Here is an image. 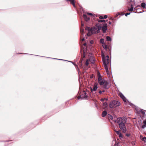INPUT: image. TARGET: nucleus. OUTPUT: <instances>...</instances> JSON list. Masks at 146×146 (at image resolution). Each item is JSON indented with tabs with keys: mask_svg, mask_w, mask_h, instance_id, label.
<instances>
[{
	"mask_svg": "<svg viewBox=\"0 0 146 146\" xmlns=\"http://www.w3.org/2000/svg\"><path fill=\"white\" fill-rule=\"evenodd\" d=\"M85 30L87 31L86 33L87 36H89L92 35L93 34L97 33L99 32L100 28L99 27H95L91 28L90 29L89 27H86Z\"/></svg>",
	"mask_w": 146,
	"mask_h": 146,
	"instance_id": "1",
	"label": "nucleus"
},
{
	"mask_svg": "<svg viewBox=\"0 0 146 146\" xmlns=\"http://www.w3.org/2000/svg\"><path fill=\"white\" fill-rule=\"evenodd\" d=\"M87 38V37H84V38L83 37L82 38H81L82 44H83L82 43V42L84 41L85 42L84 43H83V45L81 47V49L83 51V58L85 57L86 54V43L88 42V41L86 39Z\"/></svg>",
	"mask_w": 146,
	"mask_h": 146,
	"instance_id": "2",
	"label": "nucleus"
},
{
	"mask_svg": "<svg viewBox=\"0 0 146 146\" xmlns=\"http://www.w3.org/2000/svg\"><path fill=\"white\" fill-rule=\"evenodd\" d=\"M102 58L104 65L107 72H108V68L107 65L109 63L110 60L108 56H107L106 57H104V55L102 54Z\"/></svg>",
	"mask_w": 146,
	"mask_h": 146,
	"instance_id": "3",
	"label": "nucleus"
},
{
	"mask_svg": "<svg viewBox=\"0 0 146 146\" xmlns=\"http://www.w3.org/2000/svg\"><path fill=\"white\" fill-rule=\"evenodd\" d=\"M98 80L99 84L100 85H103L104 87L106 89L108 88V87H107V86L108 84V83L107 82H105L103 80L101 76H99L98 78Z\"/></svg>",
	"mask_w": 146,
	"mask_h": 146,
	"instance_id": "4",
	"label": "nucleus"
},
{
	"mask_svg": "<svg viewBox=\"0 0 146 146\" xmlns=\"http://www.w3.org/2000/svg\"><path fill=\"white\" fill-rule=\"evenodd\" d=\"M120 105V103L118 101L113 100L111 101L109 105V106L111 108H114Z\"/></svg>",
	"mask_w": 146,
	"mask_h": 146,
	"instance_id": "5",
	"label": "nucleus"
},
{
	"mask_svg": "<svg viewBox=\"0 0 146 146\" xmlns=\"http://www.w3.org/2000/svg\"><path fill=\"white\" fill-rule=\"evenodd\" d=\"M89 59L86 60V65L88 66L90 62L92 64L94 63V58L91 53H89L88 54Z\"/></svg>",
	"mask_w": 146,
	"mask_h": 146,
	"instance_id": "6",
	"label": "nucleus"
},
{
	"mask_svg": "<svg viewBox=\"0 0 146 146\" xmlns=\"http://www.w3.org/2000/svg\"><path fill=\"white\" fill-rule=\"evenodd\" d=\"M126 122H122L119 123V127L122 132L123 133H125L127 129L124 123Z\"/></svg>",
	"mask_w": 146,
	"mask_h": 146,
	"instance_id": "7",
	"label": "nucleus"
},
{
	"mask_svg": "<svg viewBox=\"0 0 146 146\" xmlns=\"http://www.w3.org/2000/svg\"><path fill=\"white\" fill-rule=\"evenodd\" d=\"M127 119L124 117H122L121 118L119 117L118 118L115 122L117 123H121L122 122H126Z\"/></svg>",
	"mask_w": 146,
	"mask_h": 146,
	"instance_id": "8",
	"label": "nucleus"
},
{
	"mask_svg": "<svg viewBox=\"0 0 146 146\" xmlns=\"http://www.w3.org/2000/svg\"><path fill=\"white\" fill-rule=\"evenodd\" d=\"M102 30L103 33H106L107 30V26L106 23L104 24L102 27Z\"/></svg>",
	"mask_w": 146,
	"mask_h": 146,
	"instance_id": "9",
	"label": "nucleus"
},
{
	"mask_svg": "<svg viewBox=\"0 0 146 146\" xmlns=\"http://www.w3.org/2000/svg\"><path fill=\"white\" fill-rule=\"evenodd\" d=\"M98 84L97 83H95L94 85L93 88H91L90 90L93 93L94 92H95L97 90L98 88Z\"/></svg>",
	"mask_w": 146,
	"mask_h": 146,
	"instance_id": "10",
	"label": "nucleus"
},
{
	"mask_svg": "<svg viewBox=\"0 0 146 146\" xmlns=\"http://www.w3.org/2000/svg\"><path fill=\"white\" fill-rule=\"evenodd\" d=\"M100 43L102 44V46L105 49H106L107 48V45L105 44L104 42V40L103 39H101L100 40Z\"/></svg>",
	"mask_w": 146,
	"mask_h": 146,
	"instance_id": "11",
	"label": "nucleus"
},
{
	"mask_svg": "<svg viewBox=\"0 0 146 146\" xmlns=\"http://www.w3.org/2000/svg\"><path fill=\"white\" fill-rule=\"evenodd\" d=\"M119 96L123 99V100L124 102H126V98L124 97V96L122 94V93H119Z\"/></svg>",
	"mask_w": 146,
	"mask_h": 146,
	"instance_id": "12",
	"label": "nucleus"
},
{
	"mask_svg": "<svg viewBox=\"0 0 146 146\" xmlns=\"http://www.w3.org/2000/svg\"><path fill=\"white\" fill-rule=\"evenodd\" d=\"M83 17L85 20L86 21H88L90 20V18L88 17L85 14L83 15Z\"/></svg>",
	"mask_w": 146,
	"mask_h": 146,
	"instance_id": "13",
	"label": "nucleus"
},
{
	"mask_svg": "<svg viewBox=\"0 0 146 146\" xmlns=\"http://www.w3.org/2000/svg\"><path fill=\"white\" fill-rule=\"evenodd\" d=\"M130 8H129V6L128 7V11H132L133 10V5L132 4H131L130 5Z\"/></svg>",
	"mask_w": 146,
	"mask_h": 146,
	"instance_id": "14",
	"label": "nucleus"
},
{
	"mask_svg": "<svg viewBox=\"0 0 146 146\" xmlns=\"http://www.w3.org/2000/svg\"><path fill=\"white\" fill-rule=\"evenodd\" d=\"M140 138L142 141H144L145 142H146V137H143L141 135L140 136Z\"/></svg>",
	"mask_w": 146,
	"mask_h": 146,
	"instance_id": "15",
	"label": "nucleus"
},
{
	"mask_svg": "<svg viewBox=\"0 0 146 146\" xmlns=\"http://www.w3.org/2000/svg\"><path fill=\"white\" fill-rule=\"evenodd\" d=\"M67 1H70L71 3H72L73 6L75 7V5L74 3V0H66Z\"/></svg>",
	"mask_w": 146,
	"mask_h": 146,
	"instance_id": "16",
	"label": "nucleus"
},
{
	"mask_svg": "<svg viewBox=\"0 0 146 146\" xmlns=\"http://www.w3.org/2000/svg\"><path fill=\"white\" fill-rule=\"evenodd\" d=\"M103 106L104 109H105L108 106V104L107 103V102H104V103H103Z\"/></svg>",
	"mask_w": 146,
	"mask_h": 146,
	"instance_id": "17",
	"label": "nucleus"
},
{
	"mask_svg": "<svg viewBox=\"0 0 146 146\" xmlns=\"http://www.w3.org/2000/svg\"><path fill=\"white\" fill-rule=\"evenodd\" d=\"M107 114V112L106 111H104L102 113V116L103 117H105Z\"/></svg>",
	"mask_w": 146,
	"mask_h": 146,
	"instance_id": "18",
	"label": "nucleus"
},
{
	"mask_svg": "<svg viewBox=\"0 0 146 146\" xmlns=\"http://www.w3.org/2000/svg\"><path fill=\"white\" fill-rule=\"evenodd\" d=\"M143 123L144 124L143 125L142 127L143 128H144L146 127V120L144 121Z\"/></svg>",
	"mask_w": 146,
	"mask_h": 146,
	"instance_id": "19",
	"label": "nucleus"
},
{
	"mask_svg": "<svg viewBox=\"0 0 146 146\" xmlns=\"http://www.w3.org/2000/svg\"><path fill=\"white\" fill-rule=\"evenodd\" d=\"M142 113L144 115L145 114V112L143 110H140V111H138V113Z\"/></svg>",
	"mask_w": 146,
	"mask_h": 146,
	"instance_id": "20",
	"label": "nucleus"
},
{
	"mask_svg": "<svg viewBox=\"0 0 146 146\" xmlns=\"http://www.w3.org/2000/svg\"><path fill=\"white\" fill-rule=\"evenodd\" d=\"M80 32L81 36H84L83 34L84 33V29L81 28L80 29Z\"/></svg>",
	"mask_w": 146,
	"mask_h": 146,
	"instance_id": "21",
	"label": "nucleus"
},
{
	"mask_svg": "<svg viewBox=\"0 0 146 146\" xmlns=\"http://www.w3.org/2000/svg\"><path fill=\"white\" fill-rule=\"evenodd\" d=\"M146 6V4L145 3H142L141 4V6L143 8H145Z\"/></svg>",
	"mask_w": 146,
	"mask_h": 146,
	"instance_id": "22",
	"label": "nucleus"
},
{
	"mask_svg": "<svg viewBox=\"0 0 146 146\" xmlns=\"http://www.w3.org/2000/svg\"><path fill=\"white\" fill-rule=\"evenodd\" d=\"M106 40L108 41H110L111 40V37H106Z\"/></svg>",
	"mask_w": 146,
	"mask_h": 146,
	"instance_id": "23",
	"label": "nucleus"
},
{
	"mask_svg": "<svg viewBox=\"0 0 146 146\" xmlns=\"http://www.w3.org/2000/svg\"><path fill=\"white\" fill-rule=\"evenodd\" d=\"M115 132L118 135L121 133L120 131H116Z\"/></svg>",
	"mask_w": 146,
	"mask_h": 146,
	"instance_id": "24",
	"label": "nucleus"
},
{
	"mask_svg": "<svg viewBox=\"0 0 146 146\" xmlns=\"http://www.w3.org/2000/svg\"><path fill=\"white\" fill-rule=\"evenodd\" d=\"M105 21V20H99V21H98L99 22H104Z\"/></svg>",
	"mask_w": 146,
	"mask_h": 146,
	"instance_id": "25",
	"label": "nucleus"
},
{
	"mask_svg": "<svg viewBox=\"0 0 146 146\" xmlns=\"http://www.w3.org/2000/svg\"><path fill=\"white\" fill-rule=\"evenodd\" d=\"M119 135V137H122V135L121 134V133H120L119 135Z\"/></svg>",
	"mask_w": 146,
	"mask_h": 146,
	"instance_id": "26",
	"label": "nucleus"
},
{
	"mask_svg": "<svg viewBox=\"0 0 146 146\" xmlns=\"http://www.w3.org/2000/svg\"><path fill=\"white\" fill-rule=\"evenodd\" d=\"M130 14V13H129L125 14V16H127L128 15H129Z\"/></svg>",
	"mask_w": 146,
	"mask_h": 146,
	"instance_id": "27",
	"label": "nucleus"
},
{
	"mask_svg": "<svg viewBox=\"0 0 146 146\" xmlns=\"http://www.w3.org/2000/svg\"><path fill=\"white\" fill-rule=\"evenodd\" d=\"M99 18L100 19H104V17L102 16H100L99 17Z\"/></svg>",
	"mask_w": 146,
	"mask_h": 146,
	"instance_id": "28",
	"label": "nucleus"
},
{
	"mask_svg": "<svg viewBox=\"0 0 146 146\" xmlns=\"http://www.w3.org/2000/svg\"><path fill=\"white\" fill-rule=\"evenodd\" d=\"M87 14L88 15H92V13H87Z\"/></svg>",
	"mask_w": 146,
	"mask_h": 146,
	"instance_id": "29",
	"label": "nucleus"
},
{
	"mask_svg": "<svg viewBox=\"0 0 146 146\" xmlns=\"http://www.w3.org/2000/svg\"><path fill=\"white\" fill-rule=\"evenodd\" d=\"M106 100V99H101V101H102V102H104V100Z\"/></svg>",
	"mask_w": 146,
	"mask_h": 146,
	"instance_id": "30",
	"label": "nucleus"
},
{
	"mask_svg": "<svg viewBox=\"0 0 146 146\" xmlns=\"http://www.w3.org/2000/svg\"><path fill=\"white\" fill-rule=\"evenodd\" d=\"M107 18V16L106 15H105L104 16V18L105 19Z\"/></svg>",
	"mask_w": 146,
	"mask_h": 146,
	"instance_id": "31",
	"label": "nucleus"
},
{
	"mask_svg": "<svg viewBox=\"0 0 146 146\" xmlns=\"http://www.w3.org/2000/svg\"><path fill=\"white\" fill-rule=\"evenodd\" d=\"M84 24L83 23H81V27H83L84 26Z\"/></svg>",
	"mask_w": 146,
	"mask_h": 146,
	"instance_id": "32",
	"label": "nucleus"
},
{
	"mask_svg": "<svg viewBox=\"0 0 146 146\" xmlns=\"http://www.w3.org/2000/svg\"><path fill=\"white\" fill-rule=\"evenodd\" d=\"M102 92L101 91H100L99 92V93L100 94H101Z\"/></svg>",
	"mask_w": 146,
	"mask_h": 146,
	"instance_id": "33",
	"label": "nucleus"
},
{
	"mask_svg": "<svg viewBox=\"0 0 146 146\" xmlns=\"http://www.w3.org/2000/svg\"><path fill=\"white\" fill-rule=\"evenodd\" d=\"M80 96H78V100H79V99H80Z\"/></svg>",
	"mask_w": 146,
	"mask_h": 146,
	"instance_id": "34",
	"label": "nucleus"
},
{
	"mask_svg": "<svg viewBox=\"0 0 146 146\" xmlns=\"http://www.w3.org/2000/svg\"><path fill=\"white\" fill-rule=\"evenodd\" d=\"M93 41H90V43L91 44H92L93 43Z\"/></svg>",
	"mask_w": 146,
	"mask_h": 146,
	"instance_id": "35",
	"label": "nucleus"
},
{
	"mask_svg": "<svg viewBox=\"0 0 146 146\" xmlns=\"http://www.w3.org/2000/svg\"><path fill=\"white\" fill-rule=\"evenodd\" d=\"M87 96H85V97L84 98H85V99H86V98H87Z\"/></svg>",
	"mask_w": 146,
	"mask_h": 146,
	"instance_id": "36",
	"label": "nucleus"
},
{
	"mask_svg": "<svg viewBox=\"0 0 146 146\" xmlns=\"http://www.w3.org/2000/svg\"><path fill=\"white\" fill-rule=\"evenodd\" d=\"M109 24L110 25L111 24V22L110 21H109Z\"/></svg>",
	"mask_w": 146,
	"mask_h": 146,
	"instance_id": "37",
	"label": "nucleus"
},
{
	"mask_svg": "<svg viewBox=\"0 0 146 146\" xmlns=\"http://www.w3.org/2000/svg\"><path fill=\"white\" fill-rule=\"evenodd\" d=\"M118 15H120V14H119H119H117V15H116V17H117V16Z\"/></svg>",
	"mask_w": 146,
	"mask_h": 146,
	"instance_id": "38",
	"label": "nucleus"
},
{
	"mask_svg": "<svg viewBox=\"0 0 146 146\" xmlns=\"http://www.w3.org/2000/svg\"><path fill=\"white\" fill-rule=\"evenodd\" d=\"M102 92H105V90H103L102 91Z\"/></svg>",
	"mask_w": 146,
	"mask_h": 146,
	"instance_id": "39",
	"label": "nucleus"
},
{
	"mask_svg": "<svg viewBox=\"0 0 146 146\" xmlns=\"http://www.w3.org/2000/svg\"><path fill=\"white\" fill-rule=\"evenodd\" d=\"M110 117H112V116H111V115H110Z\"/></svg>",
	"mask_w": 146,
	"mask_h": 146,
	"instance_id": "40",
	"label": "nucleus"
},
{
	"mask_svg": "<svg viewBox=\"0 0 146 146\" xmlns=\"http://www.w3.org/2000/svg\"><path fill=\"white\" fill-rule=\"evenodd\" d=\"M91 78H92V76H91Z\"/></svg>",
	"mask_w": 146,
	"mask_h": 146,
	"instance_id": "41",
	"label": "nucleus"
},
{
	"mask_svg": "<svg viewBox=\"0 0 146 146\" xmlns=\"http://www.w3.org/2000/svg\"><path fill=\"white\" fill-rule=\"evenodd\" d=\"M145 8L146 9V7H145Z\"/></svg>",
	"mask_w": 146,
	"mask_h": 146,
	"instance_id": "42",
	"label": "nucleus"
}]
</instances>
